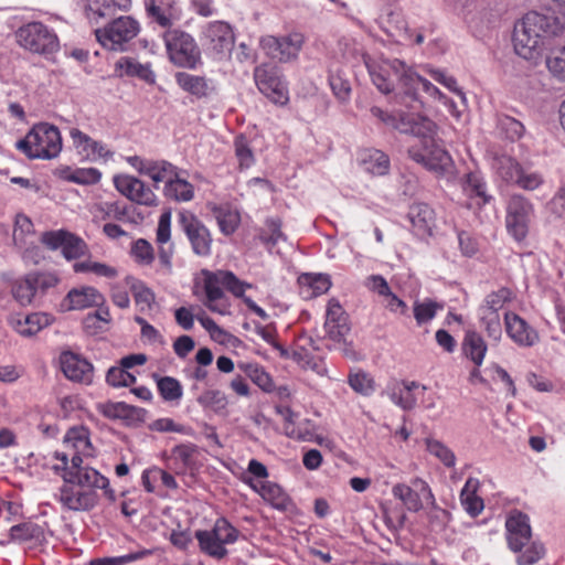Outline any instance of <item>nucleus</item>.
Returning a JSON list of instances; mask_svg holds the SVG:
<instances>
[{"mask_svg": "<svg viewBox=\"0 0 565 565\" xmlns=\"http://www.w3.org/2000/svg\"><path fill=\"white\" fill-rule=\"evenodd\" d=\"M521 169L520 163L511 157H500L495 161L497 174L505 182L515 184Z\"/></svg>", "mask_w": 565, "mask_h": 565, "instance_id": "09e8293b", "label": "nucleus"}, {"mask_svg": "<svg viewBox=\"0 0 565 565\" xmlns=\"http://www.w3.org/2000/svg\"><path fill=\"white\" fill-rule=\"evenodd\" d=\"M545 554L544 546L539 542L529 543L524 551L520 552L516 558L519 565H533L539 562Z\"/></svg>", "mask_w": 565, "mask_h": 565, "instance_id": "69168bd1", "label": "nucleus"}, {"mask_svg": "<svg viewBox=\"0 0 565 565\" xmlns=\"http://www.w3.org/2000/svg\"><path fill=\"white\" fill-rule=\"evenodd\" d=\"M508 335L520 347H533L539 342V333L524 319L514 312L504 315Z\"/></svg>", "mask_w": 565, "mask_h": 565, "instance_id": "5701e85b", "label": "nucleus"}, {"mask_svg": "<svg viewBox=\"0 0 565 565\" xmlns=\"http://www.w3.org/2000/svg\"><path fill=\"white\" fill-rule=\"evenodd\" d=\"M115 188L129 200L143 205H154L157 196L143 181L127 174L114 178Z\"/></svg>", "mask_w": 565, "mask_h": 565, "instance_id": "6ab92c4d", "label": "nucleus"}, {"mask_svg": "<svg viewBox=\"0 0 565 565\" xmlns=\"http://www.w3.org/2000/svg\"><path fill=\"white\" fill-rule=\"evenodd\" d=\"M513 294L509 288H500L497 291L489 294L479 309H488L489 311L498 312L504 305L512 300Z\"/></svg>", "mask_w": 565, "mask_h": 565, "instance_id": "864d4df0", "label": "nucleus"}, {"mask_svg": "<svg viewBox=\"0 0 565 565\" xmlns=\"http://www.w3.org/2000/svg\"><path fill=\"white\" fill-rule=\"evenodd\" d=\"M426 450L447 468H452L456 465V456L454 451L448 448L445 444L437 439L426 438L425 439Z\"/></svg>", "mask_w": 565, "mask_h": 565, "instance_id": "de8ad7c7", "label": "nucleus"}, {"mask_svg": "<svg viewBox=\"0 0 565 565\" xmlns=\"http://www.w3.org/2000/svg\"><path fill=\"white\" fill-rule=\"evenodd\" d=\"M105 302L104 296L92 286H82L71 289L61 306L64 310H84L98 307Z\"/></svg>", "mask_w": 565, "mask_h": 565, "instance_id": "4be33fe9", "label": "nucleus"}, {"mask_svg": "<svg viewBox=\"0 0 565 565\" xmlns=\"http://www.w3.org/2000/svg\"><path fill=\"white\" fill-rule=\"evenodd\" d=\"M60 364L64 375L75 382L90 383L93 365L85 359L71 351L62 352Z\"/></svg>", "mask_w": 565, "mask_h": 565, "instance_id": "b1692460", "label": "nucleus"}, {"mask_svg": "<svg viewBox=\"0 0 565 565\" xmlns=\"http://www.w3.org/2000/svg\"><path fill=\"white\" fill-rule=\"evenodd\" d=\"M90 213L95 221H121L127 215L126 209L121 206L118 202L95 203L90 209Z\"/></svg>", "mask_w": 565, "mask_h": 565, "instance_id": "a19ab883", "label": "nucleus"}, {"mask_svg": "<svg viewBox=\"0 0 565 565\" xmlns=\"http://www.w3.org/2000/svg\"><path fill=\"white\" fill-rule=\"evenodd\" d=\"M234 149L242 169L249 168L255 162L253 150L245 136L239 135L235 138Z\"/></svg>", "mask_w": 565, "mask_h": 565, "instance_id": "052dcab7", "label": "nucleus"}, {"mask_svg": "<svg viewBox=\"0 0 565 565\" xmlns=\"http://www.w3.org/2000/svg\"><path fill=\"white\" fill-rule=\"evenodd\" d=\"M201 41L209 52L217 58H224L234 47L235 35L228 23L214 21L203 28Z\"/></svg>", "mask_w": 565, "mask_h": 565, "instance_id": "f8f14e48", "label": "nucleus"}, {"mask_svg": "<svg viewBox=\"0 0 565 565\" xmlns=\"http://www.w3.org/2000/svg\"><path fill=\"white\" fill-rule=\"evenodd\" d=\"M10 539L18 543L40 544L45 540L43 529L32 522L13 525L10 529Z\"/></svg>", "mask_w": 565, "mask_h": 565, "instance_id": "f704fd0d", "label": "nucleus"}, {"mask_svg": "<svg viewBox=\"0 0 565 565\" xmlns=\"http://www.w3.org/2000/svg\"><path fill=\"white\" fill-rule=\"evenodd\" d=\"M418 390L425 392L427 387L415 381H404L402 384H396L392 387L390 398L398 407L409 411L417 404V397L414 392Z\"/></svg>", "mask_w": 565, "mask_h": 565, "instance_id": "cd10ccee", "label": "nucleus"}, {"mask_svg": "<svg viewBox=\"0 0 565 565\" xmlns=\"http://www.w3.org/2000/svg\"><path fill=\"white\" fill-rule=\"evenodd\" d=\"M349 384L352 390L362 395H370L374 391L373 379L363 372L350 374Z\"/></svg>", "mask_w": 565, "mask_h": 565, "instance_id": "338daca9", "label": "nucleus"}, {"mask_svg": "<svg viewBox=\"0 0 565 565\" xmlns=\"http://www.w3.org/2000/svg\"><path fill=\"white\" fill-rule=\"evenodd\" d=\"M196 401L202 407L210 408L214 412H222L227 406L226 396L217 390L205 391Z\"/></svg>", "mask_w": 565, "mask_h": 565, "instance_id": "5fc2aeb1", "label": "nucleus"}, {"mask_svg": "<svg viewBox=\"0 0 565 565\" xmlns=\"http://www.w3.org/2000/svg\"><path fill=\"white\" fill-rule=\"evenodd\" d=\"M111 6L107 0H89L84 3V14L89 24H99L110 11Z\"/></svg>", "mask_w": 565, "mask_h": 565, "instance_id": "49530a36", "label": "nucleus"}, {"mask_svg": "<svg viewBox=\"0 0 565 565\" xmlns=\"http://www.w3.org/2000/svg\"><path fill=\"white\" fill-rule=\"evenodd\" d=\"M463 192L471 199H479L478 204H487L491 196L487 194L486 183L477 173H469L462 182Z\"/></svg>", "mask_w": 565, "mask_h": 565, "instance_id": "37998d69", "label": "nucleus"}, {"mask_svg": "<svg viewBox=\"0 0 565 565\" xmlns=\"http://www.w3.org/2000/svg\"><path fill=\"white\" fill-rule=\"evenodd\" d=\"M211 211L217 221L220 231L224 235L233 234L239 225L241 217L237 211L227 206L213 205Z\"/></svg>", "mask_w": 565, "mask_h": 565, "instance_id": "e433bc0d", "label": "nucleus"}, {"mask_svg": "<svg viewBox=\"0 0 565 565\" xmlns=\"http://www.w3.org/2000/svg\"><path fill=\"white\" fill-rule=\"evenodd\" d=\"M126 284L129 287L139 310L141 312L152 310L156 302L154 292L143 281L134 277H127Z\"/></svg>", "mask_w": 565, "mask_h": 565, "instance_id": "7c9ffc66", "label": "nucleus"}, {"mask_svg": "<svg viewBox=\"0 0 565 565\" xmlns=\"http://www.w3.org/2000/svg\"><path fill=\"white\" fill-rule=\"evenodd\" d=\"M58 500L70 511L84 512L95 508L99 497L95 490L83 489L73 482H64L60 489Z\"/></svg>", "mask_w": 565, "mask_h": 565, "instance_id": "f3484780", "label": "nucleus"}, {"mask_svg": "<svg viewBox=\"0 0 565 565\" xmlns=\"http://www.w3.org/2000/svg\"><path fill=\"white\" fill-rule=\"evenodd\" d=\"M487 350V343L479 333L476 331H468L466 333L462 341V351L475 365L480 366L483 363Z\"/></svg>", "mask_w": 565, "mask_h": 565, "instance_id": "72a5a7b5", "label": "nucleus"}, {"mask_svg": "<svg viewBox=\"0 0 565 565\" xmlns=\"http://www.w3.org/2000/svg\"><path fill=\"white\" fill-rule=\"evenodd\" d=\"M120 75L136 76L149 84L154 83L156 76L149 64H141L132 57H121L116 63Z\"/></svg>", "mask_w": 565, "mask_h": 565, "instance_id": "2f4dec72", "label": "nucleus"}, {"mask_svg": "<svg viewBox=\"0 0 565 565\" xmlns=\"http://www.w3.org/2000/svg\"><path fill=\"white\" fill-rule=\"evenodd\" d=\"M559 30L561 23L557 18L535 11L526 13L514 28L515 53L524 60H535L541 54L544 39Z\"/></svg>", "mask_w": 565, "mask_h": 565, "instance_id": "20e7f679", "label": "nucleus"}, {"mask_svg": "<svg viewBox=\"0 0 565 565\" xmlns=\"http://www.w3.org/2000/svg\"><path fill=\"white\" fill-rule=\"evenodd\" d=\"M70 137L77 154L88 161H107L113 158V151L105 143L93 139L76 127L70 128Z\"/></svg>", "mask_w": 565, "mask_h": 565, "instance_id": "a211bd4d", "label": "nucleus"}, {"mask_svg": "<svg viewBox=\"0 0 565 565\" xmlns=\"http://www.w3.org/2000/svg\"><path fill=\"white\" fill-rule=\"evenodd\" d=\"M392 493L399 499L408 511L417 512L425 504H435V497L428 483L419 478L411 481V484L397 483L392 488Z\"/></svg>", "mask_w": 565, "mask_h": 565, "instance_id": "2eb2a0df", "label": "nucleus"}, {"mask_svg": "<svg viewBox=\"0 0 565 565\" xmlns=\"http://www.w3.org/2000/svg\"><path fill=\"white\" fill-rule=\"evenodd\" d=\"M177 82L182 89L198 97L207 96L212 90V87L205 78L188 73H179L177 75Z\"/></svg>", "mask_w": 565, "mask_h": 565, "instance_id": "ea45409f", "label": "nucleus"}, {"mask_svg": "<svg viewBox=\"0 0 565 565\" xmlns=\"http://www.w3.org/2000/svg\"><path fill=\"white\" fill-rule=\"evenodd\" d=\"M478 481L469 478L460 493V500L465 510L471 515L477 516L483 510V501L476 495Z\"/></svg>", "mask_w": 565, "mask_h": 565, "instance_id": "58836bf2", "label": "nucleus"}, {"mask_svg": "<svg viewBox=\"0 0 565 565\" xmlns=\"http://www.w3.org/2000/svg\"><path fill=\"white\" fill-rule=\"evenodd\" d=\"M509 547L521 552L531 541L532 532L529 516L521 512L511 513L505 521Z\"/></svg>", "mask_w": 565, "mask_h": 565, "instance_id": "aec40b11", "label": "nucleus"}, {"mask_svg": "<svg viewBox=\"0 0 565 565\" xmlns=\"http://www.w3.org/2000/svg\"><path fill=\"white\" fill-rule=\"evenodd\" d=\"M158 391L167 402L180 401L183 395L181 383L172 376H163L157 381Z\"/></svg>", "mask_w": 565, "mask_h": 565, "instance_id": "8fccbe9b", "label": "nucleus"}, {"mask_svg": "<svg viewBox=\"0 0 565 565\" xmlns=\"http://www.w3.org/2000/svg\"><path fill=\"white\" fill-rule=\"evenodd\" d=\"M371 114L386 126L417 138L416 143L408 148V156L415 162L436 173L447 172L451 168L452 159L435 139L436 125L430 119L403 110L390 114L377 106L371 108Z\"/></svg>", "mask_w": 565, "mask_h": 565, "instance_id": "f257e3e1", "label": "nucleus"}, {"mask_svg": "<svg viewBox=\"0 0 565 565\" xmlns=\"http://www.w3.org/2000/svg\"><path fill=\"white\" fill-rule=\"evenodd\" d=\"M546 66L555 77L565 81V44L547 56Z\"/></svg>", "mask_w": 565, "mask_h": 565, "instance_id": "e2e57ef3", "label": "nucleus"}, {"mask_svg": "<svg viewBox=\"0 0 565 565\" xmlns=\"http://www.w3.org/2000/svg\"><path fill=\"white\" fill-rule=\"evenodd\" d=\"M15 39L24 50L49 60L60 50L56 33L42 22H29L20 26L15 32Z\"/></svg>", "mask_w": 565, "mask_h": 565, "instance_id": "423d86ee", "label": "nucleus"}, {"mask_svg": "<svg viewBox=\"0 0 565 565\" xmlns=\"http://www.w3.org/2000/svg\"><path fill=\"white\" fill-rule=\"evenodd\" d=\"M238 367L263 391L270 392L274 388L271 377L257 364L242 363Z\"/></svg>", "mask_w": 565, "mask_h": 565, "instance_id": "a18cd8bd", "label": "nucleus"}, {"mask_svg": "<svg viewBox=\"0 0 565 565\" xmlns=\"http://www.w3.org/2000/svg\"><path fill=\"white\" fill-rule=\"evenodd\" d=\"M106 381L114 387H127L136 383V376L120 364L108 370Z\"/></svg>", "mask_w": 565, "mask_h": 565, "instance_id": "4d7b16f0", "label": "nucleus"}, {"mask_svg": "<svg viewBox=\"0 0 565 565\" xmlns=\"http://www.w3.org/2000/svg\"><path fill=\"white\" fill-rule=\"evenodd\" d=\"M298 284L300 295L307 299L326 294L331 287L330 277L326 274H302Z\"/></svg>", "mask_w": 565, "mask_h": 565, "instance_id": "c85d7f7f", "label": "nucleus"}, {"mask_svg": "<svg viewBox=\"0 0 565 565\" xmlns=\"http://www.w3.org/2000/svg\"><path fill=\"white\" fill-rule=\"evenodd\" d=\"M366 67L373 84L384 94L394 90L395 81L401 90L394 96L396 103L412 110H418L422 107L417 95L419 87L434 98L439 100L445 98L436 86L397 58L384 60L379 64L366 62Z\"/></svg>", "mask_w": 565, "mask_h": 565, "instance_id": "f03ea898", "label": "nucleus"}, {"mask_svg": "<svg viewBox=\"0 0 565 565\" xmlns=\"http://www.w3.org/2000/svg\"><path fill=\"white\" fill-rule=\"evenodd\" d=\"M479 316L488 337L499 341L502 335L500 315L488 309H479Z\"/></svg>", "mask_w": 565, "mask_h": 565, "instance_id": "603ef678", "label": "nucleus"}, {"mask_svg": "<svg viewBox=\"0 0 565 565\" xmlns=\"http://www.w3.org/2000/svg\"><path fill=\"white\" fill-rule=\"evenodd\" d=\"M505 227L508 233L518 242L523 241L534 214L532 202L521 194L509 198L505 207Z\"/></svg>", "mask_w": 565, "mask_h": 565, "instance_id": "9d476101", "label": "nucleus"}, {"mask_svg": "<svg viewBox=\"0 0 565 565\" xmlns=\"http://www.w3.org/2000/svg\"><path fill=\"white\" fill-rule=\"evenodd\" d=\"M361 160L364 169L374 175H384L390 170L388 156L381 150H366Z\"/></svg>", "mask_w": 565, "mask_h": 565, "instance_id": "c9c22d12", "label": "nucleus"}, {"mask_svg": "<svg viewBox=\"0 0 565 565\" xmlns=\"http://www.w3.org/2000/svg\"><path fill=\"white\" fill-rule=\"evenodd\" d=\"M148 15L161 28L172 30L171 26L178 21L179 17L171 9H164L156 4V0H146Z\"/></svg>", "mask_w": 565, "mask_h": 565, "instance_id": "c03bdc74", "label": "nucleus"}, {"mask_svg": "<svg viewBox=\"0 0 565 565\" xmlns=\"http://www.w3.org/2000/svg\"><path fill=\"white\" fill-rule=\"evenodd\" d=\"M100 411L105 417L110 419H142L146 415V409L124 402L103 404Z\"/></svg>", "mask_w": 565, "mask_h": 565, "instance_id": "473e14b6", "label": "nucleus"}, {"mask_svg": "<svg viewBox=\"0 0 565 565\" xmlns=\"http://www.w3.org/2000/svg\"><path fill=\"white\" fill-rule=\"evenodd\" d=\"M211 531L221 543V546L233 544L238 537V531L223 518L216 520Z\"/></svg>", "mask_w": 565, "mask_h": 565, "instance_id": "6e6d98bb", "label": "nucleus"}, {"mask_svg": "<svg viewBox=\"0 0 565 565\" xmlns=\"http://www.w3.org/2000/svg\"><path fill=\"white\" fill-rule=\"evenodd\" d=\"M178 222L191 243L192 250L199 256L211 254L212 237L207 227L190 211L178 213Z\"/></svg>", "mask_w": 565, "mask_h": 565, "instance_id": "4468645a", "label": "nucleus"}, {"mask_svg": "<svg viewBox=\"0 0 565 565\" xmlns=\"http://www.w3.org/2000/svg\"><path fill=\"white\" fill-rule=\"evenodd\" d=\"M140 32V24L129 15L119 17L104 28L94 30L97 42L110 51H125L126 44Z\"/></svg>", "mask_w": 565, "mask_h": 565, "instance_id": "0eeeda50", "label": "nucleus"}, {"mask_svg": "<svg viewBox=\"0 0 565 565\" xmlns=\"http://www.w3.org/2000/svg\"><path fill=\"white\" fill-rule=\"evenodd\" d=\"M324 329L328 337L337 342L343 340L350 330L348 317L335 299H330L328 302Z\"/></svg>", "mask_w": 565, "mask_h": 565, "instance_id": "393cba45", "label": "nucleus"}, {"mask_svg": "<svg viewBox=\"0 0 565 565\" xmlns=\"http://www.w3.org/2000/svg\"><path fill=\"white\" fill-rule=\"evenodd\" d=\"M65 448L72 450V454L57 452L56 458L65 466L68 462V457L73 456H92L93 447L89 439V431L83 426L72 427L67 430L63 438Z\"/></svg>", "mask_w": 565, "mask_h": 565, "instance_id": "412c9836", "label": "nucleus"}, {"mask_svg": "<svg viewBox=\"0 0 565 565\" xmlns=\"http://www.w3.org/2000/svg\"><path fill=\"white\" fill-rule=\"evenodd\" d=\"M87 252L88 247L86 243L81 237L68 233L62 249L64 257L67 259H76L86 255Z\"/></svg>", "mask_w": 565, "mask_h": 565, "instance_id": "bf43d9fd", "label": "nucleus"}, {"mask_svg": "<svg viewBox=\"0 0 565 565\" xmlns=\"http://www.w3.org/2000/svg\"><path fill=\"white\" fill-rule=\"evenodd\" d=\"M203 288L206 295L204 305L213 312L220 315H227L228 303L225 300L223 288L231 291L235 297H242L244 303L257 317L263 320L268 318L266 311L260 308L252 298L245 297L246 288H250L249 284L239 280L232 271L216 270L209 271L202 270Z\"/></svg>", "mask_w": 565, "mask_h": 565, "instance_id": "7ed1b4c3", "label": "nucleus"}, {"mask_svg": "<svg viewBox=\"0 0 565 565\" xmlns=\"http://www.w3.org/2000/svg\"><path fill=\"white\" fill-rule=\"evenodd\" d=\"M64 482H73L83 489L103 490L104 494L115 501V492L109 488V481L96 469L83 466V459L79 456L71 458V466L65 468L63 475Z\"/></svg>", "mask_w": 565, "mask_h": 565, "instance_id": "1a4fd4ad", "label": "nucleus"}, {"mask_svg": "<svg viewBox=\"0 0 565 565\" xmlns=\"http://www.w3.org/2000/svg\"><path fill=\"white\" fill-rule=\"evenodd\" d=\"M164 195L175 201L188 202L194 196L193 185L175 173V177L168 180V184L164 186Z\"/></svg>", "mask_w": 565, "mask_h": 565, "instance_id": "4c0bfd02", "label": "nucleus"}, {"mask_svg": "<svg viewBox=\"0 0 565 565\" xmlns=\"http://www.w3.org/2000/svg\"><path fill=\"white\" fill-rule=\"evenodd\" d=\"M131 254L138 263L143 265L151 264L154 258L152 246L142 238L132 244Z\"/></svg>", "mask_w": 565, "mask_h": 565, "instance_id": "774afa93", "label": "nucleus"}, {"mask_svg": "<svg viewBox=\"0 0 565 565\" xmlns=\"http://www.w3.org/2000/svg\"><path fill=\"white\" fill-rule=\"evenodd\" d=\"M498 128L510 140L520 139L525 131L523 124L510 116H501L498 119Z\"/></svg>", "mask_w": 565, "mask_h": 565, "instance_id": "13d9d810", "label": "nucleus"}, {"mask_svg": "<svg viewBox=\"0 0 565 565\" xmlns=\"http://www.w3.org/2000/svg\"><path fill=\"white\" fill-rule=\"evenodd\" d=\"M52 323V317L43 312L15 315L10 318V324L22 337H32Z\"/></svg>", "mask_w": 565, "mask_h": 565, "instance_id": "bb28decb", "label": "nucleus"}, {"mask_svg": "<svg viewBox=\"0 0 565 565\" xmlns=\"http://www.w3.org/2000/svg\"><path fill=\"white\" fill-rule=\"evenodd\" d=\"M17 148L31 159H52L62 150V137L55 126L39 124L17 142Z\"/></svg>", "mask_w": 565, "mask_h": 565, "instance_id": "39448f33", "label": "nucleus"}, {"mask_svg": "<svg viewBox=\"0 0 565 565\" xmlns=\"http://www.w3.org/2000/svg\"><path fill=\"white\" fill-rule=\"evenodd\" d=\"M57 281V277L51 273H29L14 281L12 295L22 306H26L32 303L39 291H46L56 286Z\"/></svg>", "mask_w": 565, "mask_h": 565, "instance_id": "ddd939ff", "label": "nucleus"}, {"mask_svg": "<svg viewBox=\"0 0 565 565\" xmlns=\"http://www.w3.org/2000/svg\"><path fill=\"white\" fill-rule=\"evenodd\" d=\"M195 537L199 541L201 551L207 555L217 559H222L227 555V550L225 546H221L212 531H196Z\"/></svg>", "mask_w": 565, "mask_h": 565, "instance_id": "79ce46f5", "label": "nucleus"}, {"mask_svg": "<svg viewBox=\"0 0 565 565\" xmlns=\"http://www.w3.org/2000/svg\"><path fill=\"white\" fill-rule=\"evenodd\" d=\"M441 309V306L431 300H424L423 302L416 301L414 305V317L416 319L417 324L422 326L424 323L433 320L437 313V310Z\"/></svg>", "mask_w": 565, "mask_h": 565, "instance_id": "680f3d73", "label": "nucleus"}, {"mask_svg": "<svg viewBox=\"0 0 565 565\" xmlns=\"http://www.w3.org/2000/svg\"><path fill=\"white\" fill-rule=\"evenodd\" d=\"M408 218L412 223L414 233L425 238L433 234L436 225V215L434 210L426 203H414L408 211Z\"/></svg>", "mask_w": 565, "mask_h": 565, "instance_id": "a878e982", "label": "nucleus"}, {"mask_svg": "<svg viewBox=\"0 0 565 565\" xmlns=\"http://www.w3.org/2000/svg\"><path fill=\"white\" fill-rule=\"evenodd\" d=\"M145 175H148L157 188L160 182L168 184V180L175 177V168L168 161H152Z\"/></svg>", "mask_w": 565, "mask_h": 565, "instance_id": "3c124183", "label": "nucleus"}, {"mask_svg": "<svg viewBox=\"0 0 565 565\" xmlns=\"http://www.w3.org/2000/svg\"><path fill=\"white\" fill-rule=\"evenodd\" d=\"M65 178L77 184H95L100 180L102 173L96 168H79L71 171Z\"/></svg>", "mask_w": 565, "mask_h": 565, "instance_id": "0e129e2a", "label": "nucleus"}, {"mask_svg": "<svg viewBox=\"0 0 565 565\" xmlns=\"http://www.w3.org/2000/svg\"><path fill=\"white\" fill-rule=\"evenodd\" d=\"M254 78L260 93L273 103L285 105L288 102V89L276 67L259 65L254 71Z\"/></svg>", "mask_w": 565, "mask_h": 565, "instance_id": "dca6fc26", "label": "nucleus"}, {"mask_svg": "<svg viewBox=\"0 0 565 565\" xmlns=\"http://www.w3.org/2000/svg\"><path fill=\"white\" fill-rule=\"evenodd\" d=\"M35 237L32 221L24 214L15 215L12 238L14 245L20 249L28 250L33 245Z\"/></svg>", "mask_w": 565, "mask_h": 565, "instance_id": "c756f323", "label": "nucleus"}, {"mask_svg": "<svg viewBox=\"0 0 565 565\" xmlns=\"http://www.w3.org/2000/svg\"><path fill=\"white\" fill-rule=\"evenodd\" d=\"M303 43L305 36L300 32H291L280 38L266 35L260 39V46L266 55L282 63L296 60Z\"/></svg>", "mask_w": 565, "mask_h": 565, "instance_id": "9b49d317", "label": "nucleus"}, {"mask_svg": "<svg viewBox=\"0 0 565 565\" xmlns=\"http://www.w3.org/2000/svg\"><path fill=\"white\" fill-rule=\"evenodd\" d=\"M170 61L179 66L193 68L200 60V50L194 39L186 32L173 29L163 34Z\"/></svg>", "mask_w": 565, "mask_h": 565, "instance_id": "6e6552de", "label": "nucleus"}]
</instances>
